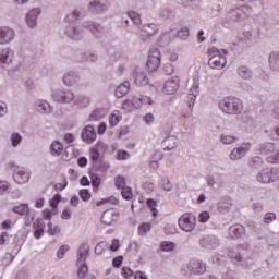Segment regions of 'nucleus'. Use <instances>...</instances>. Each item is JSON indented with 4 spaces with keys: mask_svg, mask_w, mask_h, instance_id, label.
Listing matches in <instances>:
<instances>
[{
    "mask_svg": "<svg viewBox=\"0 0 279 279\" xmlns=\"http://www.w3.org/2000/svg\"><path fill=\"white\" fill-rule=\"evenodd\" d=\"M219 108L225 114H241L243 112V101L236 97L228 96L219 101Z\"/></svg>",
    "mask_w": 279,
    "mask_h": 279,
    "instance_id": "nucleus-1",
    "label": "nucleus"
},
{
    "mask_svg": "<svg viewBox=\"0 0 279 279\" xmlns=\"http://www.w3.org/2000/svg\"><path fill=\"white\" fill-rule=\"evenodd\" d=\"M228 56V50L221 49L219 50L217 47H211L208 50V65L210 69H217L218 71H221L227 64L226 57Z\"/></svg>",
    "mask_w": 279,
    "mask_h": 279,
    "instance_id": "nucleus-2",
    "label": "nucleus"
},
{
    "mask_svg": "<svg viewBox=\"0 0 279 279\" xmlns=\"http://www.w3.org/2000/svg\"><path fill=\"white\" fill-rule=\"evenodd\" d=\"M88 244H82L78 248V254H77V266H78V271H77V278L78 279H85L86 274H88V266L86 265V258H88Z\"/></svg>",
    "mask_w": 279,
    "mask_h": 279,
    "instance_id": "nucleus-3",
    "label": "nucleus"
},
{
    "mask_svg": "<svg viewBox=\"0 0 279 279\" xmlns=\"http://www.w3.org/2000/svg\"><path fill=\"white\" fill-rule=\"evenodd\" d=\"M99 60L97 51L95 50H83L75 53L74 62L78 64H95Z\"/></svg>",
    "mask_w": 279,
    "mask_h": 279,
    "instance_id": "nucleus-4",
    "label": "nucleus"
},
{
    "mask_svg": "<svg viewBox=\"0 0 279 279\" xmlns=\"http://www.w3.org/2000/svg\"><path fill=\"white\" fill-rule=\"evenodd\" d=\"M276 180H279L278 168H266L257 173V181L262 184H269V182H276Z\"/></svg>",
    "mask_w": 279,
    "mask_h": 279,
    "instance_id": "nucleus-5",
    "label": "nucleus"
},
{
    "mask_svg": "<svg viewBox=\"0 0 279 279\" xmlns=\"http://www.w3.org/2000/svg\"><path fill=\"white\" fill-rule=\"evenodd\" d=\"M9 169L13 173V180L17 184H25V182H29V172L25 171V168H21L16 166V163H9Z\"/></svg>",
    "mask_w": 279,
    "mask_h": 279,
    "instance_id": "nucleus-6",
    "label": "nucleus"
},
{
    "mask_svg": "<svg viewBox=\"0 0 279 279\" xmlns=\"http://www.w3.org/2000/svg\"><path fill=\"white\" fill-rule=\"evenodd\" d=\"M159 66H160V50H158V48H153L148 53L146 69L147 71H149V73H156Z\"/></svg>",
    "mask_w": 279,
    "mask_h": 279,
    "instance_id": "nucleus-7",
    "label": "nucleus"
},
{
    "mask_svg": "<svg viewBox=\"0 0 279 279\" xmlns=\"http://www.w3.org/2000/svg\"><path fill=\"white\" fill-rule=\"evenodd\" d=\"M197 220L195 216L191 213L184 214L179 218V228L184 232H193L195 230V225Z\"/></svg>",
    "mask_w": 279,
    "mask_h": 279,
    "instance_id": "nucleus-8",
    "label": "nucleus"
},
{
    "mask_svg": "<svg viewBox=\"0 0 279 279\" xmlns=\"http://www.w3.org/2000/svg\"><path fill=\"white\" fill-rule=\"evenodd\" d=\"M88 12L92 14H106L108 12V1L107 0H89L87 4Z\"/></svg>",
    "mask_w": 279,
    "mask_h": 279,
    "instance_id": "nucleus-9",
    "label": "nucleus"
},
{
    "mask_svg": "<svg viewBox=\"0 0 279 279\" xmlns=\"http://www.w3.org/2000/svg\"><path fill=\"white\" fill-rule=\"evenodd\" d=\"M53 101L57 104H71L75 99V95L71 90H56L52 93Z\"/></svg>",
    "mask_w": 279,
    "mask_h": 279,
    "instance_id": "nucleus-10",
    "label": "nucleus"
},
{
    "mask_svg": "<svg viewBox=\"0 0 279 279\" xmlns=\"http://www.w3.org/2000/svg\"><path fill=\"white\" fill-rule=\"evenodd\" d=\"M199 245L204 250H217L220 245L219 238L216 235H204L199 240Z\"/></svg>",
    "mask_w": 279,
    "mask_h": 279,
    "instance_id": "nucleus-11",
    "label": "nucleus"
},
{
    "mask_svg": "<svg viewBox=\"0 0 279 279\" xmlns=\"http://www.w3.org/2000/svg\"><path fill=\"white\" fill-rule=\"evenodd\" d=\"M83 27L85 29H89V32L94 36V38H97V39L101 38L104 36V33L106 32L104 26H101V24H99L97 22H85L83 24Z\"/></svg>",
    "mask_w": 279,
    "mask_h": 279,
    "instance_id": "nucleus-12",
    "label": "nucleus"
},
{
    "mask_svg": "<svg viewBox=\"0 0 279 279\" xmlns=\"http://www.w3.org/2000/svg\"><path fill=\"white\" fill-rule=\"evenodd\" d=\"M156 34H158V26L154 23H150L143 26L140 36L143 43H147V40H149V38L153 36H156Z\"/></svg>",
    "mask_w": 279,
    "mask_h": 279,
    "instance_id": "nucleus-13",
    "label": "nucleus"
},
{
    "mask_svg": "<svg viewBox=\"0 0 279 279\" xmlns=\"http://www.w3.org/2000/svg\"><path fill=\"white\" fill-rule=\"evenodd\" d=\"M15 33L9 26L0 27V45H9L14 40Z\"/></svg>",
    "mask_w": 279,
    "mask_h": 279,
    "instance_id": "nucleus-14",
    "label": "nucleus"
},
{
    "mask_svg": "<svg viewBox=\"0 0 279 279\" xmlns=\"http://www.w3.org/2000/svg\"><path fill=\"white\" fill-rule=\"evenodd\" d=\"M65 34L68 35V38H71V40H82L84 29L82 26L69 25L65 28Z\"/></svg>",
    "mask_w": 279,
    "mask_h": 279,
    "instance_id": "nucleus-15",
    "label": "nucleus"
},
{
    "mask_svg": "<svg viewBox=\"0 0 279 279\" xmlns=\"http://www.w3.org/2000/svg\"><path fill=\"white\" fill-rule=\"evenodd\" d=\"M38 16H40V8H35L26 13V24L31 29H34L37 25Z\"/></svg>",
    "mask_w": 279,
    "mask_h": 279,
    "instance_id": "nucleus-16",
    "label": "nucleus"
},
{
    "mask_svg": "<svg viewBox=\"0 0 279 279\" xmlns=\"http://www.w3.org/2000/svg\"><path fill=\"white\" fill-rule=\"evenodd\" d=\"M187 271H191V274H195V275L205 274L206 264L197 259H192L187 264Z\"/></svg>",
    "mask_w": 279,
    "mask_h": 279,
    "instance_id": "nucleus-17",
    "label": "nucleus"
},
{
    "mask_svg": "<svg viewBox=\"0 0 279 279\" xmlns=\"http://www.w3.org/2000/svg\"><path fill=\"white\" fill-rule=\"evenodd\" d=\"M178 88H180V77L174 76L171 80L166 81L163 93L166 95H173Z\"/></svg>",
    "mask_w": 279,
    "mask_h": 279,
    "instance_id": "nucleus-18",
    "label": "nucleus"
},
{
    "mask_svg": "<svg viewBox=\"0 0 279 279\" xmlns=\"http://www.w3.org/2000/svg\"><path fill=\"white\" fill-rule=\"evenodd\" d=\"M133 76L136 86H147L149 84V77H147V74L141 68H135Z\"/></svg>",
    "mask_w": 279,
    "mask_h": 279,
    "instance_id": "nucleus-19",
    "label": "nucleus"
},
{
    "mask_svg": "<svg viewBox=\"0 0 279 279\" xmlns=\"http://www.w3.org/2000/svg\"><path fill=\"white\" fill-rule=\"evenodd\" d=\"M217 209L220 215H228L232 210V198L228 196L222 197L217 204Z\"/></svg>",
    "mask_w": 279,
    "mask_h": 279,
    "instance_id": "nucleus-20",
    "label": "nucleus"
},
{
    "mask_svg": "<svg viewBox=\"0 0 279 279\" xmlns=\"http://www.w3.org/2000/svg\"><path fill=\"white\" fill-rule=\"evenodd\" d=\"M81 138L85 143H93L95 138H97V133L95 132V128L93 125H87L82 130Z\"/></svg>",
    "mask_w": 279,
    "mask_h": 279,
    "instance_id": "nucleus-21",
    "label": "nucleus"
},
{
    "mask_svg": "<svg viewBox=\"0 0 279 279\" xmlns=\"http://www.w3.org/2000/svg\"><path fill=\"white\" fill-rule=\"evenodd\" d=\"M247 151H250V145L243 144L242 146L232 149V151L230 153V159L241 160V158H244L246 156Z\"/></svg>",
    "mask_w": 279,
    "mask_h": 279,
    "instance_id": "nucleus-22",
    "label": "nucleus"
},
{
    "mask_svg": "<svg viewBox=\"0 0 279 279\" xmlns=\"http://www.w3.org/2000/svg\"><path fill=\"white\" fill-rule=\"evenodd\" d=\"M118 217L119 213H117V209H107L101 216V223H105V226H112V222H114Z\"/></svg>",
    "mask_w": 279,
    "mask_h": 279,
    "instance_id": "nucleus-23",
    "label": "nucleus"
},
{
    "mask_svg": "<svg viewBox=\"0 0 279 279\" xmlns=\"http://www.w3.org/2000/svg\"><path fill=\"white\" fill-rule=\"evenodd\" d=\"M35 108L37 112H40L41 114H51V112H53V108L47 100H37L35 102Z\"/></svg>",
    "mask_w": 279,
    "mask_h": 279,
    "instance_id": "nucleus-24",
    "label": "nucleus"
},
{
    "mask_svg": "<svg viewBox=\"0 0 279 279\" xmlns=\"http://www.w3.org/2000/svg\"><path fill=\"white\" fill-rule=\"evenodd\" d=\"M77 82H80V75L74 71H70L63 76V84L65 86H75Z\"/></svg>",
    "mask_w": 279,
    "mask_h": 279,
    "instance_id": "nucleus-25",
    "label": "nucleus"
},
{
    "mask_svg": "<svg viewBox=\"0 0 279 279\" xmlns=\"http://www.w3.org/2000/svg\"><path fill=\"white\" fill-rule=\"evenodd\" d=\"M245 234V227L242 225H233L229 228V235L231 239H241Z\"/></svg>",
    "mask_w": 279,
    "mask_h": 279,
    "instance_id": "nucleus-26",
    "label": "nucleus"
},
{
    "mask_svg": "<svg viewBox=\"0 0 279 279\" xmlns=\"http://www.w3.org/2000/svg\"><path fill=\"white\" fill-rule=\"evenodd\" d=\"M128 93H130V82L125 81L116 88L114 97H117V99H121L122 97H125Z\"/></svg>",
    "mask_w": 279,
    "mask_h": 279,
    "instance_id": "nucleus-27",
    "label": "nucleus"
},
{
    "mask_svg": "<svg viewBox=\"0 0 279 279\" xmlns=\"http://www.w3.org/2000/svg\"><path fill=\"white\" fill-rule=\"evenodd\" d=\"M269 68L275 72L279 73V52L275 51L269 54L268 58Z\"/></svg>",
    "mask_w": 279,
    "mask_h": 279,
    "instance_id": "nucleus-28",
    "label": "nucleus"
},
{
    "mask_svg": "<svg viewBox=\"0 0 279 279\" xmlns=\"http://www.w3.org/2000/svg\"><path fill=\"white\" fill-rule=\"evenodd\" d=\"M162 145L166 151H171V149H175V147H178V137L170 135L163 140Z\"/></svg>",
    "mask_w": 279,
    "mask_h": 279,
    "instance_id": "nucleus-29",
    "label": "nucleus"
},
{
    "mask_svg": "<svg viewBox=\"0 0 279 279\" xmlns=\"http://www.w3.org/2000/svg\"><path fill=\"white\" fill-rule=\"evenodd\" d=\"M276 146L274 143H265L259 146L260 154L267 156V160H269L270 156L274 155Z\"/></svg>",
    "mask_w": 279,
    "mask_h": 279,
    "instance_id": "nucleus-30",
    "label": "nucleus"
},
{
    "mask_svg": "<svg viewBox=\"0 0 279 279\" xmlns=\"http://www.w3.org/2000/svg\"><path fill=\"white\" fill-rule=\"evenodd\" d=\"M248 167L253 170V171H258V169H263L265 167V161L263 160V158L256 156L253 157L250 162H248Z\"/></svg>",
    "mask_w": 279,
    "mask_h": 279,
    "instance_id": "nucleus-31",
    "label": "nucleus"
},
{
    "mask_svg": "<svg viewBox=\"0 0 279 279\" xmlns=\"http://www.w3.org/2000/svg\"><path fill=\"white\" fill-rule=\"evenodd\" d=\"M64 151V145L58 141L52 142L50 145V153L52 156H60Z\"/></svg>",
    "mask_w": 279,
    "mask_h": 279,
    "instance_id": "nucleus-32",
    "label": "nucleus"
},
{
    "mask_svg": "<svg viewBox=\"0 0 279 279\" xmlns=\"http://www.w3.org/2000/svg\"><path fill=\"white\" fill-rule=\"evenodd\" d=\"M238 75L242 77V80H252V75H254V72L245 65H242L238 68Z\"/></svg>",
    "mask_w": 279,
    "mask_h": 279,
    "instance_id": "nucleus-33",
    "label": "nucleus"
},
{
    "mask_svg": "<svg viewBox=\"0 0 279 279\" xmlns=\"http://www.w3.org/2000/svg\"><path fill=\"white\" fill-rule=\"evenodd\" d=\"M104 147H106V144H104L102 142H99L98 144H96L94 148L90 149V156H92L93 162H97V160H99V149Z\"/></svg>",
    "mask_w": 279,
    "mask_h": 279,
    "instance_id": "nucleus-34",
    "label": "nucleus"
},
{
    "mask_svg": "<svg viewBox=\"0 0 279 279\" xmlns=\"http://www.w3.org/2000/svg\"><path fill=\"white\" fill-rule=\"evenodd\" d=\"M12 213L16 215H21L22 217L29 214V205L28 204H21L12 208Z\"/></svg>",
    "mask_w": 279,
    "mask_h": 279,
    "instance_id": "nucleus-35",
    "label": "nucleus"
},
{
    "mask_svg": "<svg viewBox=\"0 0 279 279\" xmlns=\"http://www.w3.org/2000/svg\"><path fill=\"white\" fill-rule=\"evenodd\" d=\"M12 62V57H10V49L0 50V65L10 64Z\"/></svg>",
    "mask_w": 279,
    "mask_h": 279,
    "instance_id": "nucleus-36",
    "label": "nucleus"
},
{
    "mask_svg": "<svg viewBox=\"0 0 279 279\" xmlns=\"http://www.w3.org/2000/svg\"><path fill=\"white\" fill-rule=\"evenodd\" d=\"M236 141H239V137L234 135H228L226 133H222L220 135V143H222L223 145H232V143H236Z\"/></svg>",
    "mask_w": 279,
    "mask_h": 279,
    "instance_id": "nucleus-37",
    "label": "nucleus"
},
{
    "mask_svg": "<svg viewBox=\"0 0 279 279\" xmlns=\"http://www.w3.org/2000/svg\"><path fill=\"white\" fill-rule=\"evenodd\" d=\"M198 95H199V83H194L192 88L190 89L187 99H192L193 101H195Z\"/></svg>",
    "mask_w": 279,
    "mask_h": 279,
    "instance_id": "nucleus-38",
    "label": "nucleus"
},
{
    "mask_svg": "<svg viewBox=\"0 0 279 279\" xmlns=\"http://www.w3.org/2000/svg\"><path fill=\"white\" fill-rule=\"evenodd\" d=\"M230 260H232L235 265L236 264H243V256L240 255V253L234 251H229L228 254Z\"/></svg>",
    "mask_w": 279,
    "mask_h": 279,
    "instance_id": "nucleus-39",
    "label": "nucleus"
},
{
    "mask_svg": "<svg viewBox=\"0 0 279 279\" xmlns=\"http://www.w3.org/2000/svg\"><path fill=\"white\" fill-rule=\"evenodd\" d=\"M11 145L12 147H19L21 145V141H23V136H21V133H12L10 136Z\"/></svg>",
    "mask_w": 279,
    "mask_h": 279,
    "instance_id": "nucleus-40",
    "label": "nucleus"
},
{
    "mask_svg": "<svg viewBox=\"0 0 279 279\" xmlns=\"http://www.w3.org/2000/svg\"><path fill=\"white\" fill-rule=\"evenodd\" d=\"M75 104H77L82 108H86L90 105V98L88 96L81 95L75 99Z\"/></svg>",
    "mask_w": 279,
    "mask_h": 279,
    "instance_id": "nucleus-41",
    "label": "nucleus"
},
{
    "mask_svg": "<svg viewBox=\"0 0 279 279\" xmlns=\"http://www.w3.org/2000/svg\"><path fill=\"white\" fill-rule=\"evenodd\" d=\"M104 117H105L104 109H96L92 112L89 119L90 121H101Z\"/></svg>",
    "mask_w": 279,
    "mask_h": 279,
    "instance_id": "nucleus-42",
    "label": "nucleus"
},
{
    "mask_svg": "<svg viewBox=\"0 0 279 279\" xmlns=\"http://www.w3.org/2000/svg\"><path fill=\"white\" fill-rule=\"evenodd\" d=\"M271 141H279V126L265 131Z\"/></svg>",
    "mask_w": 279,
    "mask_h": 279,
    "instance_id": "nucleus-43",
    "label": "nucleus"
},
{
    "mask_svg": "<svg viewBox=\"0 0 279 279\" xmlns=\"http://www.w3.org/2000/svg\"><path fill=\"white\" fill-rule=\"evenodd\" d=\"M160 248L162 250V252H173V250H175V243L163 241L160 244Z\"/></svg>",
    "mask_w": 279,
    "mask_h": 279,
    "instance_id": "nucleus-44",
    "label": "nucleus"
},
{
    "mask_svg": "<svg viewBox=\"0 0 279 279\" xmlns=\"http://www.w3.org/2000/svg\"><path fill=\"white\" fill-rule=\"evenodd\" d=\"M149 230H151V223L149 222H143L140 227H138V234L141 236H145V234H147L149 232Z\"/></svg>",
    "mask_w": 279,
    "mask_h": 279,
    "instance_id": "nucleus-45",
    "label": "nucleus"
},
{
    "mask_svg": "<svg viewBox=\"0 0 279 279\" xmlns=\"http://www.w3.org/2000/svg\"><path fill=\"white\" fill-rule=\"evenodd\" d=\"M121 195L123 199H126V201L132 199V197H134V194L132 193V187L123 186L121 191Z\"/></svg>",
    "mask_w": 279,
    "mask_h": 279,
    "instance_id": "nucleus-46",
    "label": "nucleus"
},
{
    "mask_svg": "<svg viewBox=\"0 0 279 279\" xmlns=\"http://www.w3.org/2000/svg\"><path fill=\"white\" fill-rule=\"evenodd\" d=\"M189 36H191V32L189 31V27L183 26L178 32V38H181V40H189Z\"/></svg>",
    "mask_w": 279,
    "mask_h": 279,
    "instance_id": "nucleus-47",
    "label": "nucleus"
},
{
    "mask_svg": "<svg viewBox=\"0 0 279 279\" xmlns=\"http://www.w3.org/2000/svg\"><path fill=\"white\" fill-rule=\"evenodd\" d=\"M122 109L126 110V112H132L134 110V102L132 99H126L122 104Z\"/></svg>",
    "mask_w": 279,
    "mask_h": 279,
    "instance_id": "nucleus-48",
    "label": "nucleus"
},
{
    "mask_svg": "<svg viewBox=\"0 0 279 279\" xmlns=\"http://www.w3.org/2000/svg\"><path fill=\"white\" fill-rule=\"evenodd\" d=\"M7 193H10V183L0 180V195H5Z\"/></svg>",
    "mask_w": 279,
    "mask_h": 279,
    "instance_id": "nucleus-49",
    "label": "nucleus"
},
{
    "mask_svg": "<svg viewBox=\"0 0 279 279\" xmlns=\"http://www.w3.org/2000/svg\"><path fill=\"white\" fill-rule=\"evenodd\" d=\"M78 195H80V197H81V199L83 202H88L90 199V197H92L90 192L88 190H86V189L81 190L78 192Z\"/></svg>",
    "mask_w": 279,
    "mask_h": 279,
    "instance_id": "nucleus-50",
    "label": "nucleus"
},
{
    "mask_svg": "<svg viewBox=\"0 0 279 279\" xmlns=\"http://www.w3.org/2000/svg\"><path fill=\"white\" fill-rule=\"evenodd\" d=\"M114 184L117 189H123V186H125V178L121 175H117L114 178Z\"/></svg>",
    "mask_w": 279,
    "mask_h": 279,
    "instance_id": "nucleus-51",
    "label": "nucleus"
},
{
    "mask_svg": "<svg viewBox=\"0 0 279 279\" xmlns=\"http://www.w3.org/2000/svg\"><path fill=\"white\" fill-rule=\"evenodd\" d=\"M66 21H69V23L73 22V21H77V19H80V11L74 10L71 13H69L66 15Z\"/></svg>",
    "mask_w": 279,
    "mask_h": 279,
    "instance_id": "nucleus-52",
    "label": "nucleus"
},
{
    "mask_svg": "<svg viewBox=\"0 0 279 279\" xmlns=\"http://www.w3.org/2000/svg\"><path fill=\"white\" fill-rule=\"evenodd\" d=\"M73 151V146H68L63 153V160H65V162H69V160H71V158H73V156L71 155Z\"/></svg>",
    "mask_w": 279,
    "mask_h": 279,
    "instance_id": "nucleus-53",
    "label": "nucleus"
},
{
    "mask_svg": "<svg viewBox=\"0 0 279 279\" xmlns=\"http://www.w3.org/2000/svg\"><path fill=\"white\" fill-rule=\"evenodd\" d=\"M161 186L163 191H171V189H173V184L171 183V181H169L168 178H163L161 180Z\"/></svg>",
    "mask_w": 279,
    "mask_h": 279,
    "instance_id": "nucleus-54",
    "label": "nucleus"
},
{
    "mask_svg": "<svg viewBox=\"0 0 279 279\" xmlns=\"http://www.w3.org/2000/svg\"><path fill=\"white\" fill-rule=\"evenodd\" d=\"M62 201V195L56 194L52 199L49 201L51 208H58V203Z\"/></svg>",
    "mask_w": 279,
    "mask_h": 279,
    "instance_id": "nucleus-55",
    "label": "nucleus"
},
{
    "mask_svg": "<svg viewBox=\"0 0 279 279\" xmlns=\"http://www.w3.org/2000/svg\"><path fill=\"white\" fill-rule=\"evenodd\" d=\"M271 221H276V214L274 213H267L264 215V223H271Z\"/></svg>",
    "mask_w": 279,
    "mask_h": 279,
    "instance_id": "nucleus-56",
    "label": "nucleus"
},
{
    "mask_svg": "<svg viewBox=\"0 0 279 279\" xmlns=\"http://www.w3.org/2000/svg\"><path fill=\"white\" fill-rule=\"evenodd\" d=\"M106 242H99L95 247V254L100 255L104 254V250H106Z\"/></svg>",
    "mask_w": 279,
    "mask_h": 279,
    "instance_id": "nucleus-57",
    "label": "nucleus"
},
{
    "mask_svg": "<svg viewBox=\"0 0 279 279\" xmlns=\"http://www.w3.org/2000/svg\"><path fill=\"white\" fill-rule=\"evenodd\" d=\"M207 184L208 186H213L214 189H216V186H221V182L215 181V177L213 175L207 177Z\"/></svg>",
    "mask_w": 279,
    "mask_h": 279,
    "instance_id": "nucleus-58",
    "label": "nucleus"
},
{
    "mask_svg": "<svg viewBox=\"0 0 279 279\" xmlns=\"http://www.w3.org/2000/svg\"><path fill=\"white\" fill-rule=\"evenodd\" d=\"M117 158L118 160H128V158H130V153L126 150H118Z\"/></svg>",
    "mask_w": 279,
    "mask_h": 279,
    "instance_id": "nucleus-59",
    "label": "nucleus"
},
{
    "mask_svg": "<svg viewBox=\"0 0 279 279\" xmlns=\"http://www.w3.org/2000/svg\"><path fill=\"white\" fill-rule=\"evenodd\" d=\"M210 219V214L208 211H203L198 216V220L201 223H206Z\"/></svg>",
    "mask_w": 279,
    "mask_h": 279,
    "instance_id": "nucleus-60",
    "label": "nucleus"
},
{
    "mask_svg": "<svg viewBox=\"0 0 279 279\" xmlns=\"http://www.w3.org/2000/svg\"><path fill=\"white\" fill-rule=\"evenodd\" d=\"M119 121H120V119H119V117L117 116V113L110 114V117H109V123H110V125H112V126L114 128V125H119Z\"/></svg>",
    "mask_w": 279,
    "mask_h": 279,
    "instance_id": "nucleus-61",
    "label": "nucleus"
},
{
    "mask_svg": "<svg viewBox=\"0 0 279 279\" xmlns=\"http://www.w3.org/2000/svg\"><path fill=\"white\" fill-rule=\"evenodd\" d=\"M122 276L123 278H132V276H134V270L128 267H124L122 269Z\"/></svg>",
    "mask_w": 279,
    "mask_h": 279,
    "instance_id": "nucleus-62",
    "label": "nucleus"
},
{
    "mask_svg": "<svg viewBox=\"0 0 279 279\" xmlns=\"http://www.w3.org/2000/svg\"><path fill=\"white\" fill-rule=\"evenodd\" d=\"M163 71H165V73H166V75H173V73H174V68H173V64H171V63H168V64H166L165 66H163Z\"/></svg>",
    "mask_w": 279,
    "mask_h": 279,
    "instance_id": "nucleus-63",
    "label": "nucleus"
},
{
    "mask_svg": "<svg viewBox=\"0 0 279 279\" xmlns=\"http://www.w3.org/2000/svg\"><path fill=\"white\" fill-rule=\"evenodd\" d=\"M122 263H123V256L114 257L113 260H112V265L116 268L121 267Z\"/></svg>",
    "mask_w": 279,
    "mask_h": 279,
    "instance_id": "nucleus-64",
    "label": "nucleus"
}]
</instances>
